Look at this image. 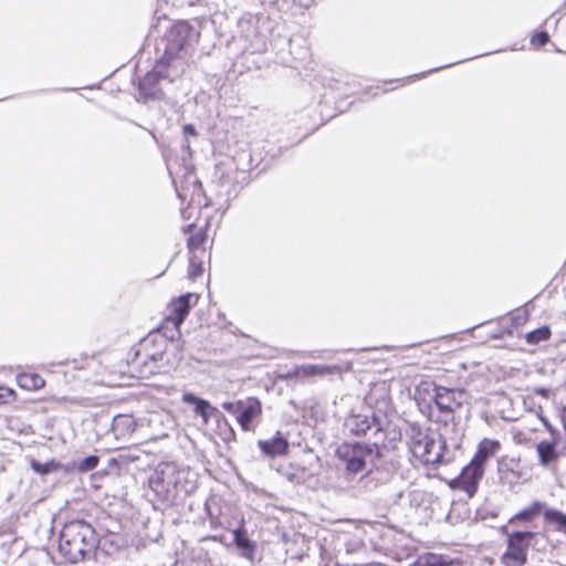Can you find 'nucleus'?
I'll list each match as a JSON object with an SVG mask.
<instances>
[{
    "label": "nucleus",
    "mask_w": 566,
    "mask_h": 566,
    "mask_svg": "<svg viewBox=\"0 0 566 566\" xmlns=\"http://www.w3.org/2000/svg\"><path fill=\"white\" fill-rule=\"evenodd\" d=\"M500 448L501 444L497 440L483 439L479 443L476 453L472 460L484 468L488 460L500 450Z\"/></svg>",
    "instance_id": "6ab92c4d"
},
{
    "label": "nucleus",
    "mask_w": 566,
    "mask_h": 566,
    "mask_svg": "<svg viewBox=\"0 0 566 566\" xmlns=\"http://www.w3.org/2000/svg\"><path fill=\"white\" fill-rule=\"evenodd\" d=\"M549 40L548 33L545 31L537 32L531 39V43L535 46H543Z\"/></svg>",
    "instance_id": "c756f323"
},
{
    "label": "nucleus",
    "mask_w": 566,
    "mask_h": 566,
    "mask_svg": "<svg viewBox=\"0 0 566 566\" xmlns=\"http://www.w3.org/2000/svg\"><path fill=\"white\" fill-rule=\"evenodd\" d=\"M544 522L554 531L566 534V513L548 506L544 512Z\"/></svg>",
    "instance_id": "aec40b11"
},
{
    "label": "nucleus",
    "mask_w": 566,
    "mask_h": 566,
    "mask_svg": "<svg viewBox=\"0 0 566 566\" xmlns=\"http://www.w3.org/2000/svg\"><path fill=\"white\" fill-rule=\"evenodd\" d=\"M19 382L25 389H36L44 385V380L39 375H22Z\"/></svg>",
    "instance_id": "4be33fe9"
},
{
    "label": "nucleus",
    "mask_w": 566,
    "mask_h": 566,
    "mask_svg": "<svg viewBox=\"0 0 566 566\" xmlns=\"http://www.w3.org/2000/svg\"><path fill=\"white\" fill-rule=\"evenodd\" d=\"M484 474V468L473 460L470 461L461 473L450 482L452 489L464 491L469 497H472L476 491L479 483Z\"/></svg>",
    "instance_id": "9d476101"
},
{
    "label": "nucleus",
    "mask_w": 566,
    "mask_h": 566,
    "mask_svg": "<svg viewBox=\"0 0 566 566\" xmlns=\"http://www.w3.org/2000/svg\"><path fill=\"white\" fill-rule=\"evenodd\" d=\"M437 558L436 557H431V558H420L418 559L413 565L411 566H441L440 564H438L437 562Z\"/></svg>",
    "instance_id": "7c9ffc66"
},
{
    "label": "nucleus",
    "mask_w": 566,
    "mask_h": 566,
    "mask_svg": "<svg viewBox=\"0 0 566 566\" xmlns=\"http://www.w3.org/2000/svg\"><path fill=\"white\" fill-rule=\"evenodd\" d=\"M184 132H185V134H187V135H196V128H195V126H193V125H191V124H186V125L184 126Z\"/></svg>",
    "instance_id": "f704fd0d"
},
{
    "label": "nucleus",
    "mask_w": 566,
    "mask_h": 566,
    "mask_svg": "<svg viewBox=\"0 0 566 566\" xmlns=\"http://www.w3.org/2000/svg\"><path fill=\"white\" fill-rule=\"evenodd\" d=\"M197 32L187 21H178L165 33L157 44L161 53L154 67L138 84L139 94L144 98L160 99L164 96L160 81L172 83L180 77L187 64V50Z\"/></svg>",
    "instance_id": "f257e3e1"
},
{
    "label": "nucleus",
    "mask_w": 566,
    "mask_h": 566,
    "mask_svg": "<svg viewBox=\"0 0 566 566\" xmlns=\"http://www.w3.org/2000/svg\"><path fill=\"white\" fill-rule=\"evenodd\" d=\"M182 350L179 339L154 331L138 343L132 366L136 368L138 377L147 378L177 366L182 359Z\"/></svg>",
    "instance_id": "f03ea898"
},
{
    "label": "nucleus",
    "mask_w": 566,
    "mask_h": 566,
    "mask_svg": "<svg viewBox=\"0 0 566 566\" xmlns=\"http://www.w3.org/2000/svg\"><path fill=\"white\" fill-rule=\"evenodd\" d=\"M521 461L514 457H502L497 460V474L503 484L514 486L521 479Z\"/></svg>",
    "instance_id": "4468645a"
},
{
    "label": "nucleus",
    "mask_w": 566,
    "mask_h": 566,
    "mask_svg": "<svg viewBox=\"0 0 566 566\" xmlns=\"http://www.w3.org/2000/svg\"><path fill=\"white\" fill-rule=\"evenodd\" d=\"M457 63H458V62H455V64H457ZM452 65H454V63H450V64H448V65L440 66V67H434V69H432V70H429L428 72H423V73H421L420 75H412V76H409V77H408V80H415V78H417V77L424 76V75H426V74H428V73L437 72V71H439V70H442V69H444V67H449V66H452Z\"/></svg>",
    "instance_id": "2f4dec72"
},
{
    "label": "nucleus",
    "mask_w": 566,
    "mask_h": 566,
    "mask_svg": "<svg viewBox=\"0 0 566 566\" xmlns=\"http://www.w3.org/2000/svg\"><path fill=\"white\" fill-rule=\"evenodd\" d=\"M551 336V329L547 326H542L525 335V339L531 345H536L543 340L548 339Z\"/></svg>",
    "instance_id": "412c9836"
},
{
    "label": "nucleus",
    "mask_w": 566,
    "mask_h": 566,
    "mask_svg": "<svg viewBox=\"0 0 566 566\" xmlns=\"http://www.w3.org/2000/svg\"><path fill=\"white\" fill-rule=\"evenodd\" d=\"M224 422V429L220 428V436H221V439L224 441V442H229L231 440L234 439L235 437V432L234 430L232 429L231 426H229L227 419L224 418V420H222Z\"/></svg>",
    "instance_id": "c85d7f7f"
},
{
    "label": "nucleus",
    "mask_w": 566,
    "mask_h": 566,
    "mask_svg": "<svg viewBox=\"0 0 566 566\" xmlns=\"http://www.w3.org/2000/svg\"><path fill=\"white\" fill-rule=\"evenodd\" d=\"M468 392L464 389L436 386L423 382L416 391V400L429 419L449 426L455 424L457 412L468 402Z\"/></svg>",
    "instance_id": "7ed1b4c3"
},
{
    "label": "nucleus",
    "mask_w": 566,
    "mask_h": 566,
    "mask_svg": "<svg viewBox=\"0 0 566 566\" xmlns=\"http://www.w3.org/2000/svg\"><path fill=\"white\" fill-rule=\"evenodd\" d=\"M548 510V505L542 501H534L531 505L517 512L510 518V524L515 525L520 522L528 523L532 522L539 514L544 515V512Z\"/></svg>",
    "instance_id": "f3484780"
},
{
    "label": "nucleus",
    "mask_w": 566,
    "mask_h": 566,
    "mask_svg": "<svg viewBox=\"0 0 566 566\" xmlns=\"http://www.w3.org/2000/svg\"><path fill=\"white\" fill-rule=\"evenodd\" d=\"M545 424L549 432L552 433V440H543L538 442L536 446V450L539 463L542 465L548 467L559 459V457L562 455V450L559 449V441L555 437V430L551 427V424Z\"/></svg>",
    "instance_id": "ddd939ff"
},
{
    "label": "nucleus",
    "mask_w": 566,
    "mask_h": 566,
    "mask_svg": "<svg viewBox=\"0 0 566 566\" xmlns=\"http://www.w3.org/2000/svg\"><path fill=\"white\" fill-rule=\"evenodd\" d=\"M492 337H493V338H499V337H500V335H497V334H493V335H492Z\"/></svg>",
    "instance_id": "c9c22d12"
},
{
    "label": "nucleus",
    "mask_w": 566,
    "mask_h": 566,
    "mask_svg": "<svg viewBox=\"0 0 566 566\" xmlns=\"http://www.w3.org/2000/svg\"><path fill=\"white\" fill-rule=\"evenodd\" d=\"M99 462V458L97 455H88L76 463V469L81 473H85L94 470Z\"/></svg>",
    "instance_id": "b1692460"
},
{
    "label": "nucleus",
    "mask_w": 566,
    "mask_h": 566,
    "mask_svg": "<svg viewBox=\"0 0 566 566\" xmlns=\"http://www.w3.org/2000/svg\"><path fill=\"white\" fill-rule=\"evenodd\" d=\"M206 240V234L202 232L195 233L188 238V249L191 255H196L195 252L201 248Z\"/></svg>",
    "instance_id": "393cba45"
},
{
    "label": "nucleus",
    "mask_w": 566,
    "mask_h": 566,
    "mask_svg": "<svg viewBox=\"0 0 566 566\" xmlns=\"http://www.w3.org/2000/svg\"><path fill=\"white\" fill-rule=\"evenodd\" d=\"M197 295L187 293L174 300L169 307V315L166 317V324H172L177 333L187 317L191 306L197 302Z\"/></svg>",
    "instance_id": "9b49d317"
},
{
    "label": "nucleus",
    "mask_w": 566,
    "mask_h": 566,
    "mask_svg": "<svg viewBox=\"0 0 566 566\" xmlns=\"http://www.w3.org/2000/svg\"><path fill=\"white\" fill-rule=\"evenodd\" d=\"M261 413L262 406L260 400L256 398H248L241 403L237 421L243 431H250L253 429V420L260 417Z\"/></svg>",
    "instance_id": "2eb2a0df"
},
{
    "label": "nucleus",
    "mask_w": 566,
    "mask_h": 566,
    "mask_svg": "<svg viewBox=\"0 0 566 566\" xmlns=\"http://www.w3.org/2000/svg\"><path fill=\"white\" fill-rule=\"evenodd\" d=\"M31 468L34 472L43 475L56 469V463L53 460L45 463H41L36 460H31Z\"/></svg>",
    "instance_id": "a878e982"
},
{
    "label": "nucleus",
    "mask_w": 566,
    "mask_h": 566,
    "mask_svg": "<svg viewBox=\"0 0 566 566\" xmlns=\"http://www.w3.org/2000/svg\"><path fill=\"white\" fill-rule=\"evenodd\" d=\"M258 446L262 453L269 458L285 455L290 447L287 439L280 431L271 439L259 440Z\"/></svg>",
    "instance_id": "dca6fc26"
},
{
    "label": "nucleus",
    "mask_w": 566,
    "mask_h": 566,
    "mask_svg": "<svg viewBox=\"0 0 566 566\" xmlns=\"http://www.w3.org/2000/svg\"><path fill=\"white\" fill-rule=\"evenodd\" d=\"M241 403H243V400H238V401H224L222 403V408L224 410H227L228 412L232 413L235 416V418L238 419V416H239V411L241 409Z\"/></svg>",
    "instance_id": "cd10ccee"
},
{
    "label": "nucleus",
    "mask_w": 566,
    "mask_h": 566,
    "mask_svg": "<svg viewBox=\"0 0 566 566\" xmlns=\"http://www.w3.org/2000/svg\"><path fill=\"white\" fill-rule=\"evenodd\" d=\"M335 454L340 463L342 478L347 483L340 488L348 489L355 476L365 471L367 460L379 455V447L366 442H343L337 447Z\"/></svg>",
    "instance_id": "6e6552de"
},
{
    "label": "nucleus",
    "mask_w": 566,
    "mask_h": 566,
    "mask_svg": "<svg viewBox=\"0 0 566 566\" xmlns=\"http://www.w3.org/2000/svg\"><path fill=\"white\" fill-rule=\"evenodd\" d=\"M182 401L193 406L195 412L202 418L203 423H208L211 418L217 419L219 423L221 420H224V416L220 410L211 406L208 400L197 397L192 392H185Z\"/></svg>",
    "instance_id": "f8f14e48"
},
{
    "label": "nucleus",
    "mask_w": 566,
    "mask_h": 566,
    "mask_svg": "<svg viewBox=\"0 0 566 566\" xmlns=\"http://www.w3.org/2000/svg\"><path fill=\"white\" fill-rule=\"evenodd\" d=\"M233 541L242 557L253 560L255 553V543L252 542L243 527L233 531Z\"/></svg>",
    "instance_id": "a211bd4d"
},
{
    "label": "nucleus",
    "mask_w": 566,
    "mask_h": 566,
    "mask_svg": "<svg viewBox=\"0 0 566 566\" xmlns=\"http://www.w3.org/2000/svg\"><path fill=\"white\" fill-rule=\"evenodd\" d=\"M190 472L172 462L159 463L148 478L151 502L155 507H168L180 497L192 493L195 481L189 479Z\"/></svg>",
    "instance_id": "20e7f679"
},
{
    "label": "nucleus",
    "mask_w": 566,
    "mask_h": 566,
    "mask_svg": "<svg viewBox=\"0 0 566 566\" xmlns=\"http://www.w3.org/2000/svg\"><path fill=\"white\" fill-rule=\"evenodd\" d=\"M337 367H331L326 365H307L303 367V370L308 376H315V375H329L333 374Z\"/></svg>",
    "instance_id": "5701e85b"
},
{
    "label": "nucleus",
    "mask_w": 566,
    "mask_h": 566,
    "mask_svg": "<svg viewBox=\"0 0 566 566\" xmlns=\"http://www.w3.org/2000/svg\"><path fill=\"white\" fill-rule=\"evenodd\" d=\"M408 446L412 455L423 464H443L450 461L446 457L447 442L441 434L413 423L407 430Z\"/></svg>",
    "instance_id": "423d86ee"
},
{
    "label": "nucleus",
    "mask_w": 566,
    "mask_h": 566,
    "mask_svg": "<svg viewBox=\"0 0 566 566\" xmlns=\"http://www.w3.org/2000/svg\"><path fill=\"white\" fill-rule=\"evenodd\" d=\"M10 394H11L10 390L0 387V403H6Z\"/></svg>",
    "instance_id": "473e14b6"
},
{
    "label": "nucleus",
    "mask_w": 566,
    "mask_h": 566,
    "mask_svg": "<svg viewBox=\"0 0 566 566\" xmlns=\"http://www.w3.org/2000/svg\"><path fill=\"white\" fill-rule=\"evenodd\" d=\"M97 534L93 526L83 521L74 520L66 523L59 537V551L69 563H77L97 549Z\"/></svg>",
    "instance_id": "39448f33"
},
{
    "label": "nucleus",
    "mask_w": 566,
    "mask_h": 566,
    "mask_svg": "<svg viewBox=\"0 0 566 566\" xmlns=\"http://www.w3.org/2000/svg\"><path fill=\"white\" fill-rule=\"evenodd\" d=\"M189 277L192 280H196L197 277L201 276L203 273L202 262L196 261V255H190L189 259Z\"/></svg>",
    "instance_id": "bb28decb"
},
{
    "label": "nucleus",
    "mask_w": 566,
    "mask_h": 566,
    "mask_svg": "<svg viewBox=\"0 0 566 566\" xmlns=\"http://www.w3.org/2000/svg\"><path fill=\"white\" fill-rule=\"evenodd\" d=\"M541 534L531 531H515L507 534V548L502 555L506 566H524L527 563V549Z\"/></svg>",
    "instance_id": "1a4fd4ad"
},
{
    "label": "nucleus",
    "mask_w": 566,
    "mask_h": 566,
    "mask_svg": "<svg viewBox=\"0 0 566 566\" xmlns=\"http://www.w3.org/2000/svg\"><path fill=\"white\" fill-rule=\"evenodd\" d=\"M389 421L386 416H379L375 410L368 408L363 412L350 413L345 418L344 432L355 437L367 438L375 447H385L386 431Z\"/></svg>",
    "instance_id": "0eeeda50"
},
{
    "label": "nucleus",
    "mask_w": 566,
    "mask_h": 566,
    "mask_svg": "<svg viewBox=\"0 0 566 566\" xmlns=\"http://www.w3.org/2000/svg\"><path fill=\"white\" fill-rule=\"evenodd\" d=\"M294 3H296L297 6L302 7V8H308L313 2L314 0H293Z\"/></svg>",
    "instance_id": "72a5a7b5"
}]
</instances>
